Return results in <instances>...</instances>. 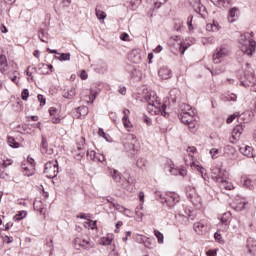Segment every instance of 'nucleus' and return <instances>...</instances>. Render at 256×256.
<instances>
[{
  "mask_svg": "<svg viewBox=\"0 0 256 256\" xmlns=\"http://www.w3.org/2000/svg\"><path fill=\"white\" fill-rule=\"evenodd\" d=\"M156 197L160 199L162 205L171 210H176L179 213V205H181V196L175 192H166L164 195L161 192H155Z\"/></svg>",
  "mask_w": 256,
  "mask_h": 256,
  "instance_id": "2",
  "label": "nucleus"
},
{
  "mask_svg": "<svg viewBox=\"0 0 256 256\" xmlns=\"http://www.w3.org/2000/svg\"><path fill=\"white\" fill-rule=\"evenodd\" d=\"M119 94H120V95H126V94H127V88L121 87V88L119 89Z\"/></svg>",
  "mask_w": 256,
  "mask_h": 256,
  "instance_id": "63",
  "label": "nucleus"
},
{
  "mask_svg": "<svg viewBox=\"0 0 256 256\" xmlns=\"http://www.w3.org/2000/svg\"><path fill=\"white\" fill-rule=\"evenodd\" d=\"M80 77L83 80L87 79V77H88L87 72L85 70H82L80 73Z\"/></svg>",
  "mask_w": 256,
  "mask_h": 256,
  "instance_id": "60",
  "label": "nucleus"
},
{
  "mask_svg": "<svg viewBox=\"0 0 256 256\" xmlns=\"http://www.w3.org/2000/svg\"><path fill=\"white\" fill-rule=\"evenodd\" d=\"M8 145L12 147L13 149H18L19 143L15 141V138L9 136L8 137Z\"/></svg>",
  "mask_w": 256,
  "mask_h": 256,
  "instance_id": "31",
  "label": "nucleus"
},
{
  "mask_svg": "<svg viewBox=\"0 0 256 256\" xmlns=\"http://www.w3.org/2000/svg\"><path fill=\"white\" fill-rule=\"evenodd\" d=\"M95 13H96V17L97 19H99V21H105V19L107 18V14L99 9H95Z\"/></svg>",
  "mask_w": 256,
  "mask_h": 256,
  "instance_id": "26",
  "label": "nucleus"
},
{
  "mask_svg": "<svg viewBox=\"0 0 256 256\" xmlns=\"http://www.w3.org/2000/svg\"><path fill=\"white\" fill-rule=\"evenodd\" d=\"M217 153H219V149L212 148L210 150V155H212V159H217Z\"/></svg>",
  "mask_w": 256,
  "mask_h": 256,
  "instance_id": "47",
  "label": "nucleus"
},
{
  "mask_svg": "<svg viewBox=\"0 0 256 256\" xmlns=\"http://www.w3.org/2000/svg\"><path fill=\"white\" fill-rule=\"evenodd\" d=\"M154 235L158 240V243H163L164 242V236L163 233H161L159 230H154Z\"/></svg>",
  "mask_w": 256,
  "mask_h": 256,
  "instance_id": "35",
  "label": "nucleus"
},
{
  "mask_svg": "<svg viewBox=\"0 0 256 256\" xmlns=\"http://www.w3.org/2000/svg\"><path fill=\"white\" fill-rule=\"evenodd\" d=\"M253 32H246L240 36V49L244 55H249L250 57L255 53L256 42L253 40Z\"/></svg>",
  "mask_w": 256,
  "mask_h": 256,
  "instance_id": "3",
  "label": "nucleus"
},
{
  "mask_svg": "<svg viewBox=\"0 0 256 256\" xmlns=\"http://www.w3.org/2000/svg\"><path fill=\"white\" fill-rule=\"evenodd\" d=\"M206 29H207V31H217L218 30L217 25H215V24L206 25Z\"/></svg>",
  "mask_w": 256,
  "mask_h": 256,
  "instance_id": "46",
  "label": "nucleus"
},
{
  "mask_svg": "<svg viewBox=\"0 0 256 256\" xmlns=\"http://www.w3.org/2000/svg\"><path fill=\"white\" fill-rule=\"evenodd\" d=\"M42 67H44V69H47L48 71H50V73L53 71V65H47V64H42Z\"/></svg>",
  "mask_w": 256,
  "mask_h": 256,
  "instance_id": "58",
  "label": "nucleus"
},
{
  "mask_svg": "<svg viewBox=\"0 0 256 256\" xmlns=\"http://www.w3.org/2000/svg\"><path fill=\"white\" fill-rule=\"evenodd\" d=\"M122 121L125 129H127V131L130 132L131 129H133V124H131V120H122Z\"/></svg>",
  "mask_w": 256,
  "mask_h": 256,
  "instance_id": "38",
  "label": "nucleus"
},
{
  "mask_svg": "<svg viewBox=\"0 0 256 256\" xmlns=\"http://www.w3.org/2000/svg\"><path fill=\"white\" fill-rule=\"evenodd\" d=\"M87 159H90V161H95L97 159V155L94 150H90L86 152Z\"/></svg>",
  "mask_w": 256,
  "mask_h": 256,
  "instance_id": "36",
  "label": "nucleus"
},
{
  "mask_svg": "<svg viewBox=\"0 0 256 256\" xmlns=\"http://www.w3.org/2000/svg\"><path fill=\"white\" fill-rule=\"evenodd\" d=\"M211 171L213 181H216V183H225V179L228 177L227 171L219 167H213Z\"/></svg>",
  "mask_w": 256,
  "mask_h": 256,
  "instance_id": "5",
  "label": "nucleus"
},
{
  "mask_svg": "<svg viewBox=\"0 0 256 256\" xmlns=\"http://www.w3.org/2000/svg\"><path fill=\"white\" fill-rule=\"evenodd\" d=\"M0 71L3 73L4 71H7V56L1 55L0 56Z\"/></svg>",
  "mask_w": 256,
  "mask_h": 256,
  "instance_id": "23",
  "label": "nucleus"
},
{
  "mask_svg": "<svg viewBox=\"0 0 256 256\" xmlns=\"http://www.w3.org/2000/svg\"><path fill=\"white\" fill-rule=\"evenodd\" d=\"M84 148H85V138L82 137L80 142L77 144V150L79 151L75 155V159H77V161H81V159L85 157V151H83Z\"/></svg>",
  "mask_w": 256,
  "mask_h": 256,
  "instance_id": "13",
  "label": "nucleus"
},
{
  "mask_svg": "<svg viewBox=\"0 0 256 256\" xmlns=\"http://www.w3.org/2000/svg\"><path fill=\"white\" fill-rule=\"evenodd\" d=\"M129 61L131 63L139 64L141 63V50L140 49H134L132 50L128 55Z\"/></svg>",
  "mask_w": 256,
  "mask_h": 256,
  "instance_id": "12",
  "label": "nucleus"
},
{
  "mask_svg": "<svg viewBox=\"0 0 256 256\" xmlns=\"http://www.w3.org/2000/svg\"><path fill=\"white\" fill-rule=\"evenodd\" d=\"M23 173L26 177H32L35 175V165H28L27 163H22Z\"/></svg>",
  "mask_w": 256,
  "mask_h": 256,
  "instance_id": "16",
  "label": "nucleus"
},
{
  "mask_svg": "<svg viewBox=\"0 0 256 256\" xmlns=\"http://www.w3.org/2000/svg\"><path fill=\"white\" fill-rule=\"evenodd\" d=\"M5 243H13V237L12 236H5L4 237Z\"/></svg>",
  "mask_w": 256,
  "mask_h": 256,
  "instance_id": "57",
  "label": "nucleus"
},
{
  "mask_svg": "<svg viewBox=\"0 0 256 256\" xmlns=\"http://www.w3.org/2000/svg\"><path fill=\"white\" fill-rule=\"evenodd\" d=\"M179 51L181 55H185V51H187V46H185V43L180 44Z\"/></svg>",
  "mask_w": 256,
  "mask_h": 256,
  "instance_id": "48",
  "label": "nucleus"
},
{
  "mask_svg": "<svg viewBox=\"0 0 256 256\" xmlns=\"http://www.w3.org/2000/svg\"><path fill=\"white\" fill-rule=\"evenodd\" d=\"M178 175H180L181 177H185L187 175V169L180 168Z\"/></svg>",
  "mask_w": 256,
  "mask_h": 256,
  "instance_id": "53",
  "label": "nucleus"
},
{
  "mask_svg": "<svg viewBox=\"0 0 256 256\" xmlns=\"http://www.w3.org/2000/svg\"><path fill=\"white\" fill-rule=\"evenodd\" d=\"M113 239L111 238H104L103 239V245H111Z\"/></svg>",
  "mask_w": 256,
  "mask_h": 256,
  "instance_id": "54",
  "label": "nucleus"
},
{
  "mask_svg": "<svg viewBox=\"0 0 256 256\" xmlns=\"http://www.w3.org/2000/svg\"><path fill=\"white\" fill-rule=\"evenodd\" d=\"M51 122L55 124H59L61 123V118L53 116Z\"/></svg>",
  "mask_w": 256,
  "mask_h": 256,
  "instance_id": "56",
  "label": "nucleus"
},
{
  "mask_svg": "<svg viewBox=\"0 0 256 256\" xmlns=\"http://www.w3.org/2000/svg\"><path fill=\"white\" fill-rule=\"evenodd\" d=\"M194 167H195V169H197V171H199L201 173L204 180L209 179V177L207 176V173H205V171H206L205 168H203L202 166H199V165H195Z\"/></svg>",
  "mask_w": 256,
  "mask_h": 256,
  "instance_id": "33",
  "label": "nucleus"
},
{
  "mask_svg": "<svg viewBox=\"0 0 256 256\" xmlns=\"http://www.w3.org/2000/svg\"><path fill=\"white\" fill-rule=\"evenodd\" d=\"M194 117L195 116V110H193V107L189 104H181L180 105V113L178 115L179 119L183 121V118L187 119V116Z\"/></svg>",
  "mask_w": 256,
  "mask_h": 256,
  "instance_id": "8",
  "label": "nucleus"
},
{
  "mask_svg": "<svg viewBox=\"0 0 256 256\" xmlns=\"http://www.w3.org/2000/svg\"><path fill=\"white\" fill-rule=\"evenodd\" d=\"M121 41H127L129 39V34L122 33L120 36Z\"/></svg>",
  "mask_w": 256,
  "mask_h": 256,
  "instance_id": "55",
  "label": "nucleus"
},
{
  "mask_svg": "<svg viewBox=\"0 0 256 256\" xmlns=\"http://www.w3.org/2000/svg\"><path fill=\"white\" fill-rule=\"evenodd\" d=\"M55 113H57V109L55 107H51L49 109V114L51 115V117H53V115H55Z\"/></svg>",
  "mask_w": 256,
  "mask_h": 256,
  "instance_id": "62",
  "label": "nucleus"
},
{
  "mask_svg": "<svg viewBox=\"0 0 256 256\" xmlns=\"http://www.w3.org/2000/svg\"><path fill=\"white\" fill-rule=\"evenodd\" d=\"M214 5H218L219 7H225V5H229L231 0H211Z\"/></svg>",
  "mask_w": 256,
  "mask_h": 256,
  "instance_id": "28",
  "label": "nucleus"
},
{
  "mask_svg": "<svg viewBox=\"0 0 256 256\" xmlns=\"http://www.w3.org/2000/svg\"><path fill=\"white\" fill-rule=\"evenodd\" d=\"M37 97H38V101H39L40 105H42V106L45 105V103H46L45 97L41 94H39Z\"/></svg>",
  "mask_w": 256,
  "mask_h": 256,
  "instance_id": "49",
  "label": "nucleus"
},
{
  "mask_svg": "<svg viewBox=\"0 0 256 256\" xmlns=\"http://www.w3.org/2000/svg\"><path fill=\"white\" fill-rule=\"evenodd\" d=\"M180 168L170 167V173L173 175H179Z\"/></svg>",
  "mask_w": 256,
  "mask_h": 256,
  "instance_id": "51",
  "label": "nucleus"
},
{
  "mask_svg": "<svg viewBox=\"0 0 256 256\" xmlns=\"http://www.w3.org/2000/svg\"><path fill=\"white\" fill-rule=\"evenodd\" d=\"M239 117V114H233L227 118V123H233L235 121V118Z\"/></svg>",
  "mask_w": 256,
  "mask_h": 256,
  "instance_id": "50",
  "label": "nucleus"
},
{
  "mask_svg": "<svg viewBox=\"0 0 256 256\" xmlns=\"http://www.w3.org/2000/svg\"><path fill=\"white\" fill-rule=\"evenodd\" d=\"M227 55H229V50L223 46H220L216 49V52L213 55L214 63H221V59H223V57H227Z\"/></svg>",
  "mask_w": 256,
  "mask_h": 256,
  "instance_id": "9",
  "label": "nucleus"
},
{
  "mask_svg": "<svg viewBox=\"0 0 256 256\" xmlns=\"http://www.w3.org/2000/svg\"><path fill=\"white\" fill-rule=\"evenodd\" d=\"M13 160H5L2 164V167H4V169H7V167H9V165H12Z\"/></svg>",
  "mask_w": 256,
  "mask_h": 256,
  "instance_id": "52",
  "label": "nucleus"
},
{
  "mask_svg": "<svg viewBox=\"0 0 256 256\" xmlns=\"http://www.w3.org/2000/svg\"><path fill=\"white\" fill-rule=\"evenodd\" d=\"M245 80L241 82L242 87H251L252 91H256V78L252 72L244 74Z\"/></svg>",
  "mask_w": 256,
  "mask_h": 256,
  "instance_id": "7",
  "label": "nucleus"
},
{
  "mask_svg": "<svg viewBox=\"0 0 256 256\" xmlns=\"http://www.w3.org/2000/svg\"><path fill=\"white\" fill-rule=\"evenodd\" d=\"M113 207H114V209H116V211H119L120 213H123V211H125V207H123L120 204L114 203Z\"/></svg>",
  "mask_w": 256,
  "mask_h": 256,
  "instance_id": "45",
  "label": "nucleus"
},
{
  "mask_svg": "<svg viewBox=\"0 0 256 256\" xmlns=\"http://www.w3.org/2000/svg\"><path fill=\"white\" fill-rule=\"evenodd\" d=\"M229 223H231V212H225L220 218V225H222L224 231H227Z\"/></svg>",
  "mask_w": 256,
  "mask_h": 256,
  "instance_id": "14",
  "label": "nucleus"
},
{
  "mask_svg": "<svg viewBox=\"0 0 256 256\" xmlns=\"http://www.w3.org/2000/svg\"><path fill=\"white\" fill-rule=\"evenodd\" d=\"M49 147V144L47 143V138L42 137V141L40 144V151L41 153H47V155H53V149H47Z\"/></svg>",
  "mask_w": 256,
  "mask_h": 256,
  "instance_id": "17",
  "label": "nucleus"
},
{
  "mask_svg": "<svg viewBox=\"0 0 256 256\" xmlns=\"http://www.w3.org/2000/svg\"><path fill=\"white\" fill-rule=\"evenodd\" d=\"M239 151L240 153H242V155H244L245 157H254V154H253V147L251 146H241L239 148Z\"/></svg>",
  "mask_w": 256,
  "mask_h": 256,
  "instance_id": "18",
  "label": "nucleus"
},
{
  "mask_svg": "<svg viewBox=\"0 0 256 256\" xmlns=\"http://www.w3.org/2000/svg\"><path fill=\"white\" fill-rule=\"evenodd\" d=\"M98 135L100 137H103V139H106L107 141H111V136H109V134H106L105 130H103V128H99Z\"/></svg>",
  "mask_w": 256,
  "mask_h": 256,
  "instance_id": "34",
  "label": "nucleus"
},
{
  "mask_svg": "<svg viewBox=\"0 0 256 256\" xmlns=\"http://www.w3.org/2000/svg\"><path fill=\"white\" fill-rule=\"evenodd\" d=\"M187 25H188L189 31H193V16L188 17Z\"/></svg>",
  "mask_w": 256,
  "mask_h": 256,
  "instance_id": "44",
  "label": "nucleus"
},
{
  "mask_svg": "<svg viewBox=\"0 0 256 256\" xmlns=\"http://www.w3.org/2000/svg\"><path fill=\"white\" fill-rule=\"evenodd\" d=\"M187 119H185V117L182 120V123L184 125H188V128L190 129V131H193V129H195V127H197V115L194 116H186Z\"/></svg>",
  "mask_w": 256,
  "mask_h": 256,
  "instance_id": "11",
  "label": "nucleus"
},
{
  "mask_svg": "<svg viewBox=\"0 0 256 256\" xmlns=\"http://www.w3.org/2000/svg\"><path fill=\"white\" fill-rule=\"evenodd\" d=\"M241 181L247 189H253V181L249 178L242 177Z\"/></svg>",
  "mask_w": 256,
  "mask_h": 256,
  "instance_id": "25",
  "label": "nucleus"
},
{
  "mask_svg": "<svg viewBox=\"0 0 256 256\" xmlns=\"http://www.w3.org/2000/svg\"><path fill=\"white\" fill-rule=\"evenodd\" d=\"M75 95H77V90L73 87L70 90L63 93V97L65 99H73V97H75Z\"/></svg>",
  "mask_w": 256,
  "mask_h": 256,
  "instance_id": "24",
  "label": "nucleus"
},
{
  "mask_svg": "<svg viewBox=\"0 0 256 256\" xmlns=\"http://www.w3.org/2000/svg\"><path fill=\"white\" fill-rule=\"evenodd\" d=\"M158 75L161 79H171V70L167 67H162L158 71Z\"/></svg>",
  "mask_w": 256,
  "mask_h": 256,
  "instance_id": "19",
  "label": "nucleus"
},
{
  "mask_svg": "<svg viewBox=\"0 0 256 256\" xmlns=\"http://www.w3.org/2000/svg\"><path fill=\"white\" fill-rule=\"evenodd\" d=\"M123 118H122V121H127L129 120V115H131V111H129V109H124L123 110Z\"/></svg>",
  "mask_w": 256,
  "mask_h": 256,
  "instance_id": "43",
  "label": "nucleus"
},
{
  "mask_svg": "<svg viewBox=\"0 0 256 256\" xmlns=\"http://www.w3.org/2000/svg\"><path fill=\"white\" fill-rule=\"evenodd\" d=\"M126 217H131V210L124 208V211L122 212Z\"/></svg>",
  "mask_w": 256,
  "mask_h": 256,
  "instance_id": "61",
  "label": "nucleus"
},
{
  "mask_svg": "<svg viewBox=\"0 0 256 256\" xmlns=\"http://www.w3.org/2000/svg\"><path fill=\"white\" fill-rule=\"evenodd\" d=\"M58 61H70L71 53H61L60 56H55Z\"/></svg>",
  "mask_w": 256,
  "mask_h": 256,
  "instance_id": "27",
  "label": "nucleus"
},
{
  "mask_svg": "<svg viewBox=\"0 0 256 256\" xmlns=\"http://www.w3.org/2000/svg\"><path fill=\"white\" fill-rule=\"evenodd\" d=\"M194 231H196V233H198V235H202L203 232L207 229V227L205 226V224H203V222H196L194 223Z\"/></svg>",
  "mask_w": 256,
  "mask_h": 256,
  "instance_id": "21",
  "label": "nucleus"
},
{
  "mask_svg": "<svg viewBox=\"0 0 256 256\" xmlns=\"http://www.w3.org/2000/svg\"><path fill=\"white\" fill-rule=\"evenodd\" d=\"M75 249H84L85 251H89L95 247V244L90 240H85L83 238H76L74 240Z\"/></svg>",
  "mask_w": 256,
  "mask_h": 256,
  "instance_id": "6",
  "label": "nucleus"
},
{
  "mask_svg": "<svg viewBox=\"0 0 256 256\" xmlns=\"http://www.w3.org/2000/svg\"><path fill=\"white\" fill-rule=\"evenodd\" d=\"M26 165H35V160L33 158H28Z\"/></svg>",
  "mask_w": 256,
  "mask_h": 256,
  "instance_id": "64",
  "label": "nucleus"
},
{
  "mask_svg": "<svg viewBox=\"0 0 256 256\" xmlns=\"http://www.w3.org/2000/svg\"><path fill=\"white\" fill-rule=\"evenodd\" d=\"M21 98L23 101H27V99H29V89H24L22 91Z\"/></svg>",
  "mask_w": 256,
  "mask_h": 256,
  "instance_id": "42",
  "label": "nucleus"
},
{
  "mask_svg": "<svg viewBox=\"0 0 256 256\" xmlns=\"http://www.w3.org/2000/svg\"><path fill=\"white\" fill-rule=\"evenodd\" d=\"M25 217H27V211L22 210V211H19V212L14 216V220H15V221H21V219H25Z\"/></svg>",
  "mask_w": 256,
  "mask_h": 256,
  "instance_id": "29",
  "label": "nucleus"
},
{
  "mask_svg": "<svg viewBox=\"0 0 256 256\" xmlns=\"http://www.w3.org/2000/svg\"><path fill=\"white\" fill-rule=\"evenodd\" d=\"M237 13H239V8H237V7L231 8L229 10V13H228L229 23H234L235 22V17H237Z\"/></svg>",
  "mask_w": 256,
  "mask_h": 256,
  "instance_id": "20",
  "label": "nucleus"
},
{
  "mask_svg": "<svg viewBox=\"0 0 256 256\" xmlns=\"http://www.w3.org/2000/svg\"><path fill=\"white\" fill-rule=\"evenodd\" d=\"M224 157H227L228 159H235L237 157L235 147L231 145H226L224 147Z\"/></svg>",
  "mask_w": 256,
  "mask_h": 256,
  "instance_id": "15",
  "label": "nucleus"
},
{
  "mask_svg": "<svg viewBox=\"0 0 256 256\" xmlns=\"http://www.w3.org/2000/svg\"><path fill=\"white\" fill-rule=\"evenodd\" d=\"M124 179L128 185H133L135 183V178H132L129 172L124 173Z\"/></svg>",
  "mask_w": 256,
  "mask_h": 256,
  "instance_id": "30",
  "label": "nucleus"
},
{
  "mask_svg": "<svg viewBox=\"0 0 256 256\" xmlns=\"http://www.w3.org/2000/svg\"><path fill=\"white\" fill-rule=\"evenodd\" d=\"M196 151H197V148H195V146H189L187 148L188 153H195Z\"/></svg>",
  "mask_w": 256,
  "mask_h": 256,
  "instance_id": "59",
  "label": "nucleus"
},
{
  "mask_svg": "<svg viewBox=\"0 0 256 256\" xmlns=\"http://www.w3.org/2000/svg\"><path fill=\"white\" fill-rule=\"evenodd\" d=\"M97 95H99V92L97 90H90V99H91V103H93V101H95V99H97Z\"/></svg>",
  "mask_w": 256,
  "mask_h": 256,
  "instance_id": "39",
  "label": "nucleus"
},
{
  "mask_svg": "<svg viewBox=\"0 0 256 256\" xmlns=\"http://www.w3.org/2000/svg\"><path fill=\"white\" fill-rule=\"evenodd\" d=\"M136 165L139 169H143L144 166H145V158H139L137 161H136Z\"/></svg>",
  "mask_w": 256,
  "mask_h": 256,
  "instance_id": "40",
  "label": "nucleus"
},
{
  "mask_svg": "<svg viewBox=\"0 0 256 256\" xmlns=\"http://www.w3.org/2000/svg\"><path fill=\"white\" fill-rule=\"evenodd\" d=\"M144 101L148 103V109L154 115H162L163 117H167V105L162 104L157 100V94L155 92H146L144 95Z\"/></svg>",
  "mask_w": 256,
  "mask_h": 256,
  "instance_id": "1",
  "label": "nucleus"
},
{
  "mask_svg": "<svg viewBox=\"0 0 256 256\" xmlns=\"http://www.w3.org/2000/svg\"><path fill=\"white\" fill-rule=\"evenodd\" d=\"M98 73H107V64H102L97 68Z\"/></svg>",
  "mask_w": 256,
  "mask_h": 256,
  "instance_id": "41",
  "label": "nucleus"
},
{
  "mask_svg": "<svg viewBox=\"0 0 256 256\" xmlns=\"http://www.w3.org/2000/svg\"><path fill=\"white\" fill-rule=\"evenodd\" d=\"M44 173L48 179H55L59 175V164L55 162H47L45 164Z\"/></svg>",
  "mask_w": 256,
  "mask_h": 256,
  "instance_id": "4",
  "label": "nucleus"
},
{
  "mask_svg": "<svg viewBox=\"0 0 256 256\" xmlns=\"http://www.w3.org/2000/svg\"><path fill=\"white\" fill-rule=\"evenodd\" d=\"M110 175L116 183L121 182V173H119L116 169H110Z\"/></svg>",
  "mask_w": 256,
  "mask_h": 256,
  "instance_id": "22",
  "label": "nucleus"
},
{
  "mask_svg": "<svg viewBox=\"0 0 256 256\" xmlns=\"http://www.w3.org/2000/svg\"><path fill=\"white\" fill-rule=\"evenodd\" d=\"M221 183V188L222 189H226L227 191H231L233 189V184L227 182V179H225L224 182H220Z\"/></svg>",
  "mask_w": 256,
  "mask_h": 256,
  "instance_id": "32",
  "label": "nucleus"
},
{
  "mask_svg": "<svg viewBox=\"0 0 256 256\" xmlns=\"http://www.w3.org/2000/svg\"><path fill=\"white\" fill-rule=\"evenodd\" d=\"M243 125H236L232 131V136L230 138V143H235V141H239L241 134L243 133Z\"/></svg>",
  "mask_w": 256,
  "mask_h": 256,
  "instance_id": "10",
  "label": "nucleus"
},
{
  "mask_svg": "<svg viewBox=\"0 0 256 256\" xmlns=\"http://www.w3.org/2000/svg\"><path fill=\"white\" fill-rule=\"evenodd\" d=\"M78 111H79L80 115L85 117V115H87L89 113V108L86 106H82V107L78 108Z\"/></svg>",
  "mask_w": 256,
  "mask_h": 256,
  "instance_id": "37",
  "label": "nucleus"
}]
</instances>
